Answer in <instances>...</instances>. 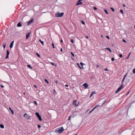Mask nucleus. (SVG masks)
<instances>
[{
	"instance_id": "43",
	"label": "nucleus",
	"mask_w": 135,
	"mask_h": 135,
	"mask_svg": "<svg viewBox=\"0 0 135 135\" xmlns=\"http://www.w3.org/2000/svg\"><path fill=\"white\" fill-rule=\"evenodd\" d=\"M123 42H126V41L124 39H123Z\"/></svg>"
},
{
	"instance_id": "19",
	"label": "nucleus",
	"mask_w": 135,
	"mask_h": 135,
	"mask_svg": "<svg viewBox=\"0 0 135 135\" xmlns=\"http://www.w3.org/2000/svg\"><path fill=\"white\" fill-rule=\"evenodd\" d=\"M81 65V67L83 69H84V68L83 67V65H84V64L83 63H82V62H81L80 63Z\"/></svg>"
},
{
	"instance_id": "21",
	"label": "nucleus",
	"mask_w": 135,
	"mask_h": 135,
	"mask_svg": "<svg viewBox=\"0 0 135 135\" xmlns=\"http://www.w3.org/2000/svg\"><path fill=\"white\" fill-rule=\"evenodd\" d=\"M110 9H111V10L113 12L114 11V8L112 7H110Z\"/></svg>"
},
{
	"instance_id": "32",
	"label": "nucleus",
	"mask_w": 135,
	"mask_h": 135,
	"mask_svg": "<svg viewBox=\"0 0 135 135\" xmlns=\"http://www.w3.org/2000/svg\"><path fill=\"white\" fill-rule=\"evenodd\" d=\"M3 48H4L6 47V44H3Z\"/></svg>"
},
{
	"instance_id": "1",
	"label": "nucleus",
	"mask_w": 135,
	"mask_h": 135,
	"mask_svg": "<svg viewBox=\"0 0 135 135\" xmlns=\"http://www.w3.org/2000/svg\"><path fill=\"white\" fill-rule=\"evenodd\" d=\"M64 130L63 127H61V128H60L58 129H56L55 132L57 133H62Z\"/></svg>"
},
{
	"instance_id": "28",
	"label": "nucleus",
	"mask_w": 135,
	"mask_h": 135,
	"mask_svg": "<svg viewBox=\"0 0 135 135\" xmlns=\"http://www.w3.org/2000/svg\"><path fill=\"white\" fill-rule=\"evenodd\" d=\"M37 127L38 128H41V126L39 124L37 125Z\"/></svg>"
},
{
	"instance_id": "33",
	"label": "nucleus",
	"mask_w": 135,
	"mask_h": 135,
	"mask_svg": "<svg viewBox=\"0 0 135 135\" xmlns=\"http://www.w3.org/2000/svg\"><path fill=\"white\" fill-rule=\"evenodd\" d=\"M52 45L53 46V48H55V46H54V44L53 43H52Z\"/></svg>"
},
{
	"instance_id": "42",
	"label": "nucleus",
	"mask_w": 135,
	"mask_h": 135,
	"mask_svg": "<svg viewBox=\"0 0 135 135\" xmlns=\"http://www.w3.org/2000/svg\"><path fill=\"white\" fill-rule=\"evenodd\" d=\"M94 110H93V109L91 110L89 113V114L91 113Z\"/></svg>"
},
{
	"instance_id": "7",
	"label": "nucleus",
	"mask_w": 135,
	"mask_h": 135,
	"mask_svg": "<svg viewBox=\"0 0 135 135\" xmlns=\"http://www.w3.org/2000/svg\"><path fill=\"white\" fill-rule=\"evenodd\" d=\"M24 116L25 118L27 119H29L30 117V116L29 115H28L26 113L24 114Z\"/></svg>"
},
{
	"instance_id": "3",
	"label": "nucleus",
	"mask_w": 135,
	"mask_h": 135,
	"mask_svg": "<svg viewBox=\"0 0 135 135\" xmlns=\"http://www.w3.org/2000/svg\"><path fill=\"white\" fill-rule=\"evenodd\" d=\"M64 14V13H60L59 12H58L57 14H55V16L56 17H61Z\"/></svg>"
},
{
	"instance_id": "36",
	"label": "nucleus",
	"mask_w": 135,
	"mask_h": 135,
	"mask_svg": "<svg viewBox=\"0 0 135 135\" xmlns=\"http://www.w3.org/2000/svg\"><path fill=\"white\" fill-rule=\"evenodd\" d=\"M71 116H69V119H68V120H70V119H71Z\"/></svg>"
},
{
	"instance_id": "59",
	"label": "nucleus",
	"mask_w": 135,
	"mask_h": 135,
	"mask_svg": "<svg viewBox=\"0 0 135 135\" xmlns=\"http://www.w3.org/2000/svg\"><path fill=\"white\" fill-rule=\"evenodd\" d=\"M131 53L130 52L129 54L128 55H129V56L131 54Z\"/></svg>"
},
{
	"instance_id": "20",
	"label": "nucleus",
	"mask_w": 135,
	"mask_h": 135,
	"mask_svg": "<svg viewBox=\"0 0 135 135\" xmlns=\"http://www.w3.org/2000/svg\"><path fill=\"white\" fill-rule=\"evenodd\" d=\"M0 127L2 128H3L4 127V126L3 124H0Z\"/></svg>"
},
{
	"instance_id": "48",
	"label": "nucleus",
	"mask_w": 135,
	"mask_h": 135,
	"mask_svg": "<svg viewBox=\"0 0 135 135\" xmlns=\"http://www.w3.org/2000/svg\"><path fill=\"white\" fill-rule=\"evenodd\" d=\"M51 63L52 65H54V64L53 63V62H51Z\"/></svg>"
},
{
	"instance_id": "24",
	"label": "nucleus",
	"mask_w": 135,
	"mask_h": 135,
	"mask_svg": "<svg viewBox=\"0 0 135 135\" xmlns=\"http://www.w3.org/2000/svg\"><path fill=\"white\" fill-rule=\"evenodd\" d=\"M120 11L122 14H123V10H122V9H120Z\"/></svg>"
},
{
	"instance_id": "30",
	"label": "nucleus",
	"mask_w": 135,
	"mask_h": 135,
	"mask_svg": "<svg viewBox=\"0 0 135 135\" xmlns=\"http://www.w3.org/2000/svg\"><path fill=\"white\" fill-rule=\"evenodd\" d=\"M88 86V85H85V89L87 88Z\"/></svg>"
},
{
	"instance_id": "54",
	"label": "nucleus",
	"mask_w": 135,
	"mask_h": 135,
	"mask_svg": "<svg viewBox=\"0 0 135 135\" xmlns=\"http://www.w3.org/2000/svg\"><path fill=\"white\" fill-rule=\"evenodd\" d=\"M53 91L54 93L55 92V89H54L53 90Z\"/></svg>"
},
{
	"instance_id": "29",
	"label": "nucleus",
	"mask_w": 135,
	"mask_h": 135,
	"mask_svg": "<svg viewBox=\"0 0 135 135\" xmlns=\"http://www.w3.org/2000/svg\"><path fill=\"white\" fill-rule=\"evenodd\" d=\"M119 56L120 58H121L123 56L121 54H119Z\"/></svg>"
},
{
	"instance_id": "12",
	"label": "nucleus",
	"mask_w": 135,
	"mask_h": 135,
	"mask_svg": "<svg viewBox=\"0 0 135 135\" xmlns=\"http://www.w3.org/2000/svg\"><path fill=\"white\" fill-rule=\"evenodd\" d=\"M30 33H27L26 34V39H27L28 37L30 36Z\"/></svg>"
},
{
	"instance_id": "4",
	"label": "nucleus",
	"mask_w": 135,
	"mask_h": 135,
	"mask_svg": "<svg viewBox=\"0 0 135 135\" xmlns=\"http://www.w3.org/2000/svg\"><path fill=\"white\" fill-rule=\"evenodd\" d=\"M124 86L123 85H121L117 89V90H116L115 91V93H117L119 92L120 90L122 89Z\"/></svg>"
},
{
	"instance_id": "56",
	"label": "nucleus",
	"mask_w": 135,
	"mask_h": 135,
	"mask_svg": "<svg viewBox=\"0 0 135 135\" xmlns=\"http://www.w3.org/2000/svg\"><path fill=\"white\" fill-rule=\"evenodd\" d=\"M65 86L67 87H68V85H65Z\"/></svg>"
},
{
	"instance_id": "25",
	"label": "nucleus",
	"mask_w": 135,
	"mask_h": 135,
	"mask_svg": "<svg viewBox=\"0 0 135 135\" xmlns=\"http://www.w3.org/2000/svg\"><path fill=\"white\" fill-rule=\"evenodd\" d=\"M45 81L47 83V84H49V81H48V80H46V79H45Z\"/></svg>"
},
{
	"instance_id": "49",
	"label": "nucleus",
	"mask_w": 135,
	"mask_h": 135,
	"mask_svg": "<svg viewBox=\"0 0 135 135\" xmlns=\"http://www.w3.org/2000/svg\"><path fill=\"white\" fill-rule=\"evenodd\" d=\"M60 50H61V52L63 51V50H62V48H61V49Z\"/></svg>"
},
{
	"instance_id": "40",
	"label": "nucleus",
	"mask_w": 135,
	"mask_h": 135,
	"mask_svg": "<svg viewBox=\"0 0 135 135\" xmlns=\"http://www.w3.org/2000/svg\"><path fill=\"white\" fill-rule=\"evenodd\" d=\"M129 55H128L127 57L126 58V60L127 59H128V58H129Z\"/></svg>"
},
{
	"instance_id": "41",
	"label": "nucleus",
	"mask_w": 135,
	"mask_h": 135,
	"mask_svg": "<svg viewBox=\"0 0 135 135\" xmlns=\"http://www.w3.org/2000/svg\"><path fill=\"white\" fill-rule=\"evenodd\" d=\"M104 70L105 71H108V69L107 68H105L104 69Z\"/></svg>"
},
{
	"instance_id": "10",
	"label": "nucleus",
	"mask_w": 135,
	"mask_h": 135,
	"mask_svg": "<svg viewBox=\"0 0 135 135\" xmlns=\"http://www.w3.org/2000/svg\"><path fill=\"white\" fill-rule=\"evenodd\" d=\"M96 92L95 91L92 92L91 93V94L90 95V96L89 98L91 97L94 94H96Z\"/></svg>"
},
{
	"instance_id": "35",
	"label": "nucleus",
	"mask_w": 135,
	"mask_h": 135,
	"mask_svg": "<svg viewBox=\"0 0 135 135\" xmlns=\"http://www.w3.org/2000/svg\"><path fill=\"white\" fill-rule=\"evenodd\" d=\"M34 103L36 105H37V103L36 102V101H34Z\"/></svg>"
},
{
	"instance_id": "17",
	"label": "nucleus",
	"mask_w": 135,
	"mask_h": 135,
	"mask_svg": "<svg viewBox=\"0 0 135 135\" xmlns=\"http://www.w3.org/2000/svg\"><path fill=\"white\" fill-rule=\"evenodd\" d=\"M39 41L42 44V45L43 46L44 45V42L43 41H42L40 39L39 40Z\"/></svg>"
},
{
	"instance_id": "6",
	"label": "nucleus",
	"mask_w": 135,
	"mask_h": 135,
	"mask_svg": "<svg viewBox=\"0 0 135 135\" xmlns=\"http://www.w3.org/2000/svg\"><path fill=\"white\" fill-rule=\"evenodd\" d=\"M106 100H105V101L101 105H96L94 108H93V110H94L95 108H97V107L98 108L99 106H101L103 105L104 104H105V103H106Z\"/></svg>"
},
{
	"instance_id": "45",
	"label": "nucleus",
	"mask_w": 135,
	"mask_h": 135,
	"mask_svg": "<svg viewBox=\"0 0 135 135\" xmlns=\"http://www.w3.org/2000/svg\"><path fill=\"white\" fill-rule=\"evenodd\" d=\"M130 93V91H129L128 92V93H127L126 95H127L128 94Z\"/></svg>"
},
{
	"instance_id": "64",
	"label": "nucleus",
	"mask_w": 135,
	"mask_h": 135,
	"mask_svg": "<svg viewBox=\"0 0 135 135\" xmlns=\"http://www.w3.org/2000/svg\"><path fill=\"white\" fill-rule=\"evenodd\" d=\"M101 36L102 37H103V36L102 35H101Z\"/></svg>"
},
{
	"instance_id": "37",
	"label": "nucleus",
	"mask_w": 135,
	"mask_h": 135,
	"mask_svg": "<svg viewBox=\"0 0 135 135\" xmlns=\"http://www.w3.org/2000/svg\"><path fill=\"white\" fill-rule=\"evenodd\" d=\"M71 54H72L73 56V57H74V54L72 52H71Z\"/></svg>"
},
{
	"instance_id": "16",
	"label": "nucleus",
	"mask_w": 135,
	"mask_h": 135,
	"mask_svg": "<svg viewBox=\"0 0 135 135\" xmlns=\"http://www.w3.org/2000/svg\"><path fill=\"white\" fill-rule=\"evenodd\" d=\"M127 74L124 75V78H123V79L122 80V82L121 83H122L123 82V81H124V80L125 78L126 77V76H127Z\"/></svg>"
},
{
	"instance_id": "61",
	"label": "nucleus",
	"mask_w": 135,
	"mask_h": 135,
	"mask_svg": "<svg viewBox=\"0 0 135 135\" xmlns=\"http://www.w3.org/2000/svg\"><path fill=\"white\" fill-rule=\"evenodd\" d=\"M71 59H72V60H74V59L73 58V57H71Z\"/></svg>"
},
{
	"instance_id": "55",
	"label": "nucleus",
	"mask_w": 135,
	"mask_h": 135,
	"mask_svg": "<svg viewBox=\"0 0 135 135\" xmlns=\"http://www.w3.org/2000/svg\"><path fill=\"white\" fill-rule=\"evenodd\" d=\"M61 42H62V43H63V40H61Z\"/></svg>"
},
{
	"instance_id": "62",
	"label": "nucleus",
	"mask_w": 135,
	"mask_h": 135,
	"mask_svg": "<svg viewBox=\"0 0 135 135\" xmlns=\"http://www.w3.org/2000/svg\"><path fill=\"white\" fill-rule=\"evenodd\" d=\"M85 84H88L86 83H85Z\"/></svg>"
},
{
	"instance_id": "44",
	"label": "nucleus",
	"mask_w": 135,
	"mask_h": 135,
	"mask_svg": "<svg viewBox=\"0 0 135 135\" xmlns=\"http://www.w3.org/2000/svg\"><path fill=\"white\" fill-rule=\"evenodd\" d=\"M106 37L108 38V39H109V36H106Z\"/></svg>"
},
{
	"instance_id": "60",
	"label": "nucleus",
	"mask_w": 135,
	"mask_h": 135,
	"mask_svg": "<svg viewBox=\"0 0 135 135\" xmlns=\"http://www.w3.org/2000/svg\"><path fill=\"white\" fill-rule=\"evenodd\" d=\"M89 110V109H88L87 110V111H86V112L85 113H86V112H87L88 110Z\"/></svg>"
},
{
	"instance_id": "9",
	"label": "nucleus",
	"mask_w": 135,
	"mask_h": 135,
	"mask_svg": "<svg viewBox=\"0 0 135 135\" xmlns=\"http://www.w3.org/2000/svg\"><path fill=\"white\" fill-rule=\"evenodd\" d=\"M33 22V19H32L31 21H29L27 23V25H30Z\"/></svg>"
},
{
	"instance_id": "53",
	"label": "nucleus",
	"mask_w": 135,
	"mask_h": 135,
	"mask_svg": "<svg viewBox=\"0 0 135 135\" xmlns=\"http://www.w3.org/2000/svg\"><path fill=\"white\" fill-rule=\"evenodd\" d=\"M106 58H107V59H108V58L110 59V58L109 57H108V56L106 57Z\"/></svg>"
},
{
	"instance_id": "50",
	"label": "nucleus",
	"mask_w": 135,
	"mask_h": 135,
	"mask_svg": "<svg viewBox=\"0 0 135 135\" xmlns=\"http://www.w3.org/2000/svg\"><path fill=\"white\" fill-rule=\"evenodd\" d=\"M85 37L87 39L88 38V36H85Z\"/></svg>"
},
{
	"instance_id": "52",
	"label": "nucleus",
	"mask_w": 135,
	"mask_h": 135,
	"mask_svg": "<svg viewBox=\"0 0 135 135\" xmlns=\"http://www.w3.org/2000/svg\"><path fill=\"white\" fill-rule=\"evenodd\" d=\"M55 82L56 83V84H57V82H58L57 81H55Z\"/></svg>"
},
{
	"instance_id": "26",
	"label": "nucleus",
	"mask_w": 135,
	"mask_h": 135,
	"mask_svg": "<svg viewBox=\"0 0 135 135\" xmlns=\"http://www.w3.org/2000/svg\"><path fill=\"white\" fill-rule=\"evenodd\" d=\"M133 73L134 74H135V68L133 70Z\"/></svg>"
},
{
	"instance_id": "46",
	"label": "nucleus",
	"mask_w": 135,
	"mask_h": 135,
	"mask_svg": "<svg viewBox=\"0 0 135 135\" xmlns=\"http://www.w3.org/2000/svg\"><path fill=\"white\" fill-rule=\"evenodd\" d=\"M1 85V87L2 88H3L4 87V86H3V85Z\"/></svg>"
},
{
	"instance_id": "34",
	"label": "nucleus",
	"mask_w": 135,
	"mask_h": 135,
	"mask_svg": "<svg viewBox=\"0 0 135 135\" xmlns=\"http://www.w3.org/2000/svg\"><path fill=\"white\" fill-rule=\"evenodd\" d=\"M71 42H72V43H73L74 42V41L73 40V39H71V41H70Z\"/></svg>"
},
{
	"instance_id": "5",
	"label": "nucleus",
	"mask_w": 135,
	"mask_h": 135,
	"mask_svg": "<svg viewBox=\"0 0 135 135\" xmlns=\"http://www.w3.org/2000/svg\"><path fill=\"white\" fill-rule=\"evenodd\" d=\"M36 115L38 118L39 120L41 121L42 120L41 117L40 115L39 114V113L36 112Z\"/></svg>"
},
{
	"instance_id": "38",
	"label": "nucleus",
	"mask_w": 135,
	"mask_h": 135,
	"mask_svg": "<svg viewBox=\"0 0 135 135\" xmlns=\"http://www.w3.org/2000/svg\"><path fill=\"white\" fill-rule=\"evenodd\" d=\"M111 60L112 61H114V59L113 57H112L111 59Z\"/></svg>"
},
{
	"instance_id": "14",
	"label": "nucleus",
	"mask_w": 135,
	"mask_h": 135,
	"mask_svg": "<svg viewBox=\"0 0 135 135\" xmlns=\"http://www.w3.org/2000/svg\"><path fill=\"white\" fill-rule=\"evenodd\" d=\"M22 26L21 22H19L18 23L17 26L18 27H21Z\"/></svg>"
},
{
	"instance_id": "2",
	"label": "nucleus",
	"mask_w": 135,
	"mask_h": 135,
	"mask_svg": "<svg viewBox=\"0 0 135 135\" xmlns=\"http://www.w3.org/2000/svg\"><path fill=\"white\" fill-rule=\"evenodd\" d=\"M79 102L77 103L76 100H74L73 102V105L74 107H78Z\"/></svg>"
},
{
	"instance_id": "8",
	"label": "nucleus",
	"mask_w": 135,
	"mask_h": 135,
	"mask_svg": "<svg viewBox=\"0 0 135 135\" xmlns=\"http://www.w3.org/2000/svg\"><path fill=\"white\" fill-rule=\"evenodd\" d=\"M9 54V52L8 50H7L6 52V59H7L8 58V55Z\"/></svg>"
},
{
	"instance_id": "27",
	"label": "nucleus",
	"mask_w": 135,
	"mask_h": 135,
	"mask_svg": "<svg viewBox=\"0 0 135 135\" xmlns=\"http://www.w3.org/2000/svg\"><path fill=\"white\" fill-rule=\"evenodd\" d=\"M36 55H37L39 57H40V55L37 53H36Z\"/></svg>"
},
{
	"instance_id": "31",
	"label": "nucleus",
	"mask_w": 135,
	"mask_h": 135,
	"mask_svg": "<svg viewBox=\"0 0 135 135\" xmlns=\"http://www.w3.org/2000/svg\"><path fill=\"white\" fill-rule=\"evenodd\" d=\"M81 22L83 24H84V22L83 21H81Z\"/></svg>"
},
{
	"instance_id": "22",
	"label": "nucleus",
	"mask_w": 135,
	"mask_h": 135,
	"mask_svg": "<svg viewBox=\"0 0 135 135\" xmlns=\"http://www.w3.org/2000/svg\"><path fill=\"white\" fill-rule=\"evenodd\" d=\"M104 11H105V13L107 14H108V12H107V10L106 9H104Z\"/></svg>"
},
{
	"instance_id": "57",
	"label": "nucleus",
	"mask_w": 135,
	"mask_h": 135,
	"mask_svg": "<svg viewBox=\"0 0 135 135\" xmlns=\"http://www.w3.org/2000/svg\"><path fill=\"white\" fill-rule=\"evenodd\" d=\"M79 68H80V69H81V67L80 66V65H79Z\"/></svg>"
},
{
	"instance_id": "18",
	"label": "nucleus",
	"mask_w": 135,
	"mask_h": 135,
	"mask_svg": "<svg viewBox=\"0 0 135 135\" xmlns=\"http://www.w3.org/2000/svg\"><path fill=\"white\" fill-rule=\"evenodd\" d=\"M107 50H108L109 51H110V52H112L111 50L109 48H105Z\"/></svg>"
},
{
	"instance_id": "11",
	"label": "nucleus",
	"mask_w": 135,
	"mask_h": 135,
	"mask_svg": "<svg viewBox=\"0 0 135 135\" xmlns=\"http://www.w3.org/2000/svg\"><path fill=\"white\" fill-rule=\"evenodd\" d=\"M14 42V41H13L10 44V46H9V47H10V48H12L13 47V44Z\"/></svg>"
},
{
	"instance_id": "23",
	"label": "nucleus",
	"mask_w": 135,
	"mask_h": 135,
	"mask_svg": "<svg viewBox=\"0 0 135 135\" xmlns=\"http://www.w3.org/2000/svg\"><path fill=\"white\" fill-rule=\"evenodd\" d=\"M27 66L29 67L31 69L32 68V67L29 65H27Z\"/></svg>"
},
{
	"instance_id": "13",
	"label": "nucleus",
	"mask_w": 135,
	"mask_h": 135,
	"mask_svg": "<svg viewBox=\"0 0 135 135\" xmlns=\"http://www.w3.org/2000/svg\"><path fill=\"white\" fill-rule=\"evenodd\" d=\"M100 87L102 89H104L106 88L105 85H100Z\"/></svg>"
},
{
	"instance_id": "63",
	"label": "nucleus",
	"mask_w": 135,
	"mask_h": 135,
	"mask_svg": "<svg viewBox=\"0 0 135 135\" xmlns=\"http://www.w3.org/2000/svg\"><path fill=\"white\" fill-rule=\"evenodd\" d=\"M97 67H99V65H97Z\"/></svg>"
},
{
	"instance_id": "51",
	"label": "nucleus",
	"mask_w": 135,
	"mask_h": 135,
	"mask_svg": "<svg viewBox=\"0 0 135 135\" xmlns=\"http://www.w3.org/2000/svg\"><path fill=\"white\" fill-rule=\"evenodd\" d=\"M123 5L124 7H125L126 6V5L125 4H123Z\"/></svg>"
},
{
	"instance_id": "58",
	"label": "nucleus",
	"mask_w": 135,
	"mask_h": 135,
	"mask_svg": "<svg viewBox=\"0 0 135 135\" xmlns=\"http://www.w3.org/2000/svg\"><path fill=\"white\" fill-rule=\"evenodd\" d=\"M77 65H78V66H79V63H77Z\"/></svg>"
},
{
	"instance_id": "15",
	"label": "nucleus",
	"mask_w": 135,
	"mask_h": 135,
	"mask_svg": "<svg viewBox=\"0 0 135 135\" xmlns=\"http://www.w3.org/2000/svg\"><path fill=\"white\" fill-rule=\"evenodd\" d=\"M9 110L11 111V112H12V114H14V112H13V110H12L10 107H9Z\"/></svg>"
},
{
	"instance_id": "39",
	"label": "nucleus",
	"mask_w": 135,
	"mask_h": 135,
	"mask_svg": "<svg viewBox=\"0 0 135 135\" xmlns=\"http://www.w3.org/2000/svg\"><path fill=\"white\" fill-rule=\"evenodd\" d=\"M94 10H96L97 9L96 7H94Z\"/></svg>"
},
{
	"instance_id": "47",
	"label": "nucleus",
	"mask_w": 135,
	"mask_h": 135,
	"mask_svg": "<svg viewBox=\"0 0 135 135\" xmlns=\"http://www.w3.org/2000/svg\"><path fill=\"white\" fill-rule=\"evenodd\" d=\"M34 86L36 88L37 87V86L36 85H34Z\"/></svg>"
}]
</instances>
